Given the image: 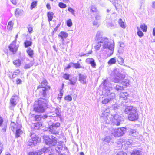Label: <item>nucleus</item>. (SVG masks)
<instances>
[{"label": "nucleus", "mask_w": 155, "mask_h": 155, "mask_svg": "<svg viewBox=\"0 0 155 155\" xmlns=\"http://www.w3.org/2000/svg\"><path fill=\"white\" fill-rule=\"evenodd\" d=\"M103 85V93L105 95L107 96L108 98H105L103 100L102 103L103 104H106L114 98L115 95L114 93L111 92L112 88L111 84L108 82L107 80H104Z\"/></svg>", "instance_id": "obj_1"}, {"label": "nucleus", "mask_w": 155, "mask_h": 155, "mask_svg": "<svg viewBox=\"0 0 155 155\" xmlns=\"http://www.w3.org/2000/svg\"><path fill=\"white\" fill-rule=\"evenodd\" d=\"M101 46H102V48L103 50L106 49L108 51H110V55L113 54L114 48V42H110L107 38L104 37L102 38L100 41L96 44L94 47V48L96 50H99Z\"/></svg>", "instance_id": "obj_2"}, {"label": "nucleus", "mask_w": 155, "mask_h": 155, "mask_svg": "<svg viewBox=\"0 0 155 155\" xmlns=\"http://www.w3.org/2000/svg\"><path fill=\"white\" fill-rule=\"evenodd\" d=\"M48 100L45 99H40L38 101H35L34 106L35 111L43 113L45 111L48 102Z\"/></svg>", "instance_id": "obj_3"}, {"label": "nucleus", "mask_w": 155, "mask_h": 155, "mask_svg": "<svg viewBox=\"0 0 155 155\" xmlns=\"http://www.w3.org/2000/svg\"><path fill=\"white\" fill-rule=\"evenodd\" d=\"M109 119L106 120V123L110 124V123H113L114 124L117 126L120 125L122 119L119 115L116 114L115 115H112L111 114H109Z\"/></svg>", "instance_id": "obj_4"}, {"label": "nucleus", "mask_w": 155, "mask_h": 155, "mask_svg": "<svg viewBox=\"0 0 155 155\" xmlns=\"http://www.w3.org/2000/svg\"><path fill=\"white\" fill-rule=\"evenodd\" d=\"M50 87L47 85V81L44 80L41 83V84L37 87V90H39L40 94L44 97L46 95V91L50 89Z\"/></svg>", "instance_id": "obj_5"}, {"label": "nucleus", "mask_w": 155, "mask_h": 155, "mask_svg": "<svg viewBox=\"0 0 155 155\" xmlns=\"http://www.w3.org/2000/svg\"><path fill=\"white\" fill-rule=\"evenodd\" d=\"M126 131V128L123 127L117 129H113L110 130V132L112 135L117 137L123 136L125 133Z\"/></svg>", "instance_id": "obj_6"}, {"label": "nucleus", "mask_w": 155, "mask_h": 155, "mask_svg": "<svg viewBox=\"0 0 155 155\" xmlns=\"http://www.w3.org/2000/svg\"><path fill=\"white\" fill-rule=\"evenodd\" d=\"M44 140L47 144H50L54 146L57 143V139L55 137L51 136V138L47 135H45L43 136Z\"/></svg>", "instance_id": "obj_7"}, {"label": "nucleus", "mask_w": 155, "mask_h": 155, "mask_svg": "<svg viewBox=\"0 0 155 155\" xmlns=\"http://www.w3.org/2000/svg\"><path fill=\"white\" fill-rule=\"evenodd\" d=\"M113 73L115 77H117V78H115L113 81L115 83L118 82L120 80L124 79L125 78V75L121 74L120 73L119 70L118 69H114Z\"/></svg>", "instance_id": "obj_8"}, {"label": "nucleus", "mask_w": 155, "mask_h": 155, "mask_svg": "<svg viewBox=\"0 0 155 155\" xmlns=\"http://www.w3.org/2000/svg\"><path fill=\"white\" fill-rule=\"evenodd\" d=\"M16 41H14L9 46L10 51L13 54L15 53L19 47L18 45H16Z\"/></svg>", "instance_id": "obj_9"}, {"label": "nucleus", "mask_w": 155, "mask_h": 155, "mask_svg": "<svg viewBox=\"0 0 155 155\" xmlns=\"http://www.w3.org/2000/svg\"><path fill=\"white\" fill-rule=\"evenodd\" d=\"M60 124L59 123H54L51 125L49 127V131L53 134L57 133L56 129L57 127L59 126Z\"/></svg>", "instance_id": "obj_10"}, {"label": "nucleus", "mask_w": 155, "mask_h": 155, "mask_svg": "<svg viewBox=\"0 0 155 155\" xmlns=\"http://www.w3.org/2000/svg\"><path fill=\"white\" fill-rule=\"evenodd\" d=\"M137 111V108L132 106L127 107L124 110L126 114H132Z\"/></svg>", "instance_id": "obj_11"}, {"label": "nucleus", "mask_w": 155, "mask_h": 155, "mask_svg": "<svg viewBox=\"0 0 155 155\" xmlns=\"http://www.w3.org/2000/svg\"><path fill=\"white\" fill-rule=\"evenodd\" d=\"M31 144L29 145H31L33 143L34 145L36 144L39 143L40 140V139L39 138L36 134H32L31 135Z\"/></svg>", "instance_id": "obj_12"}, {"label": "nucleus", "mask_w": 155, "mask_h": 155, "mask_svg": "<svg viewBox=\"0 0 155 155\" xmlns=\"http://www.w3.org/2000/svg\"><path fill=\"white\" fill-rule=\"evenodd\" d=\"M138 112L137 111L132 114H129L128 118L129 120L133 121L138 119Z\"/></svg>", "instance_id": "obj_13"}, {"label": "nucleus", "mask_w": 155, "mask_h": 155, "mask_svg": "<svg viewBox=\"0 0 155 155\" xmlns=\"http://www.w3.org/2000/svg\"><path fill=\"white\" fill-rule=\"evenodd\" d=\"M18 97L17 96H12L10 100L11 105L13 106H15L18 102Z\"/></svg>", "instance_id": "obj_14"}, {"label": "nucleus", "mask_w": 155, "mask_h": 155, "mask_svg": "<svg viewBox=\"0 0 155 155\" xmlns=\"http://www.w3.org/2000/svg\"><path fill=\"white\" fill-rule=\"evenodd\" d=\"M68 36V34L64 32H61L58 35V37L61 38L62 40V44H64V39L66 38Z\"/></svg>", "instance_id": "obj_15"}, {"label": "nucleus", "mask_w": 155, "mask_h": 155, "mask_svg": "<svg viewBox=\"0 0 155 155\" xmlns=\"http://www.w3.org/2000/svg\"><path fill=\"white\" fill-rule=\"evenodd\" d=\"M47 150L45 148L42 149L41 151L38 152H31L29 153V155H41L43 153H45L47 152Z\"/></svg>", "instance_id": "obj_16"}, {"label": "nucleus", "mask_w": 155, "mask_h": 155, "mask_svg": "<svg viewBox=\"0 0 155 155\" xmlns=\"http://www.w3.org/2000/svg\"><path fill=\"white\" fill-rule=\"evenodd\" d=\"M3 121L2 118L0 117V127H2L1 131L3 132H5L6 130L7 125L6 123L3 124Z\"/></svg>", "instance_id": "obj_17"}, {"label": "nucleus", "mask_w": 155, "mask_h": 155, "mask_svg": "<svg viewBox=\"0 0 155 155\" xmlns=\"http://www.w3.org/2000/svg\"><path fill=\"white\" fill-rule=\"evenodd\" d=\"M86 62L88 64H90L93 68H95L96 66V64L94 61V60L92 58H88L86 60Z\"/></svg>", "instance_id": "obj_18"}, {"label": "nucleus", "mask_w": 155, "mask_h": 155, "mask_svg": "<svg viewBox=\"0 0 155 155\" xmlns=\"http://www.w3.org/2000/svg\"><path fill=\"white\" fill-rule=\"evenodd\" d=\"M86 76L84 75L79 74V81L81 83L85 84L86 83Z\"/></svg>", "instance_id": "obj_19"}, {"label": "nucleus", "mask_w": 155, "mask_h": 155, "mask_svg": "<svg viewBox=\"0 0 155 155\" xmlns=\"http://www.w3.org/2000/svg\"><path fill=\"white\" fill-rule=\"evenodd\" d=\"M21 124H18V129L15 131H16V137H18L22 133V131L21 130Z\"/></svg>", "instance_id": "obj_20"}, {"label": "nucleus", "mask_w": 155, "mask_h": 155, "mask_svg": "<svg viewBox=\"0 0 155 155\" xmlns=\"http://www.w3.org/2000/svg\"><path fill=\"white\" fill-rule=\"evenodd\" d=\"M128 132L129 135L134 137H136L138 133L136 130L134 129H130Z\"/></svg>", "instance_id": "obj_21"}, {"label": "nucleus", "mask_w": 155, "mask_h": 155, "mask_svg": "<svg viewBox=\"0 0 155 155\" xmlns=\"http://www.w3.org/2000/svg\"><path fill=\"white\" fill-rule=\"evenodd\" d=\"M58 143L57 146L55 148V150L58 152H60L63 148L62 143L61 142H60Z\"/></svg>", "instance_id": "obj_22"}, {"label": "nucleus", "mask_w": 155, "mask_h": 155, "mask_svg": "<svg viewBox=\"0 0 155 155\" xmlns=\"http://www.w3.org/2000/svg\"><path fill=\"white\" fill-rule=\"evenodd\" d=\"M108 112H109V108H107L105 110L104 112H103L101 116L103 117H104L105 116H107L106 118H107V119H109V117H110V116H109V114H108Z\"/></svg>", "instance_id": "obj_23"}, {"label": "nucleus", "mask_w": 155, "mask_h": 155, "mask_svg": "<svg viewBox=\"0 0 155 155\" xmlns=\"http://www.w3.org/2000/svg\"><path fill=\"white\" fill-rule=\"evenodd\" d=\"M19 124H15L14 122H12L11 124V129L13 131H15L18 129V125Z\"/></svg>", "instance_id": "obj_24"}, {"label": "nucleus", "mask_w": 155, "mask_h": 155, "mask_svg": "<svg viewBox=\"0 0 155 155\" xmlns=\"http://www.w3.org/2000/svg\"><path fill=\"white\" fill-rule=\"evenodd\" d=\"M128 96V94L126 92H122L120 93V98L124 100L127 98Z\"/></svg>", "instance_id": "obj_25"}, {"label": "nucleus", "mask_w": 155, "mask_h": 155, "mask_svg": "<svg viewBox=\"0 0 155 155\" xmlns=\"http://www.w3.org/2000/svg\"><path fill=\"white\" fill-rule=\"evenodd\" d=\"M102 32L101 31H98L96 34V39L97 40H101L104 37H102Z\"/></svg>", "instance_id": "obj_26"}, {"label": "nucleus", "mask_w": 155, "mask_h": 155, "mask_svg": "<svg viewBox=\"0 0 155 155\" xmlns=\"http://www.w3.org/2000/svg\"><path fill=\"white\" fill-rule=\"evenodd\" d=\"M13 64L16 67H18L21 65V61L19 59H17L13 61Z\"/></svg>", "instance_id": "obj_27"}, {"label": "nucleus", "mask_w": 155, "mask_h": 155, "mask_svg": "<svg viewBox=\"0 0 155 155\" xmlns=\"http://www.w3.org/2000/svg\"><path fill=\"white\" fill-rule=\"evenodd\" d=\"M23 12V10H21L17 9L15 11V15L16 17H18L22 14Z\"/></svg>", "instance_id": "obj_28"}, {"label": "nucleus", "mask_w": 155, "mask_h": 155, "mask_svg": "<svg viewBox=\"0 0 155 155\" xmlns=\"http://www.w3.org/2000/svg\"><path fill=\"white\" fill-rule=\"evenodd\" d=\"M120 47L119 48L118 52L120 54H123L124 52V48L125 47V45L124 44L120 43Z\"/></svg>", "instance_id": "obj_29"}, {"label": "nucleus", "mask_w": 155, "mask_h": 155, "mask_svg": "<svg viewBox=\"0 0 155 155\" xmlns=\"http://www.w3.org/2000/svg\"><path fill=\"white\" fill-rule=\"evenodd\" d=\"M47 15L48 18V21L50 22L53 19L54 13L52 12H49L47 13Z\"/></svg>", "instance_id": "obj_30"}, {"label": "nucleus", "mask_w": 155, "mask_h": 155, "mask_svg": "<svg viewBox=\"0 0 155 155\" xmlns=\"http://www.w3.org/2000/svg\"><path fill=\"white\" fill-rule=\"evenodd\" d=\"M117 61L120 64L122 65H124V60L121 57L118 56Z\"/></svg>", "instance_id": "obj_31"}, {"label": "nucleus", "mask_w": 155, "mask_h": 155, "mask_svg": "<svg viewBox=\"0 0 155 155\" xmlns=\"http://www.w3.org/2000/svg\"><path fill=\"white\" fill-rule=\"evenodd\" d=\"M20 72V70L18 69L15 70L13 72L12 76V78H16L19 74Z\"/></svg>", "instance_id": "obj_32"}, {"label": "nucleus", "mask_w": 155, "mask_h": 155, "mask_svg": "<svg viewBox=\"0 0 155 155\" xmlns=\"http://www.w3.org/2000/svg\"><path fill=\"white\" fill-rule=\"evenodd\" d=\"M124 88V87L122 84H120V85H117L115 88V89L117 91H121L123 90Z\"/></svg>", "instance_id": "obj_33"}, {"label": "nucleus", "mask_w": 155, "mask_h": 155, "mask_svg": "<svg viewBox=\"0 0 155 155\" xmlns=\"http://www.w3.org/2000/svg\"><path fill=\"white\" fill-rule=\"evenodd\" d=\"M130 81L128 80L125 79L124 82L122 83V85L124 88L130 85Z\"/></svg>", "instance_id": "obj_34"}, {"label": "nucleus", "mask_w": 155, "mask_h": 155, "mask_svg": "<svg viewBox=\"0 0 155 155\" xmlns=\"http://www.w3.org/2000/svg\"><path fill=\"white\" fill-rule=\"evenodd\" d=\"M120 26L123 28H125L126 27L125 25L121 19H120L118 21Z\"/></svg>", "instance_id": "obj_35"}, {"label": "nucleus", "mask_w": 155, "mask_h": 155, "mask_svg": "<svg viewBox=\"0 0 155 155\" xmlns=\"http://www.w3.org/2000/svg\"><path fill=\"white\" fill-rule=\"evenodd\" d=\"M27 53L28 55L31 57H32L33 56V51L31 48H29L27 51Z\"/></svg>", "instance_id": "obj_36"}, {"label": "nucleus", "mask_w": 155, "mask_h": 155, "mask_svg": "<svg viewBox=\"0 0 155 155\" xmlns=\"http://www.w3.org/2000/svg\"><path fill=\"white\" fill-rule=\"evenodd\" d=\"M116 59L114 58H113L110 59L108 62V64L109 65L115 64L116 63Z\"/></svg>", "instance_id": "obj_37"}, {"label": "nucleus", "mask_w": 155, "mask_h": 155, "mask_svg": "<svg viewBox=\"0 0 155 155\" xmlns=\"http://www.w3.org/2000/svg\"><path fill=\"white\" fill-rule=\"evenodd\" d=\"M140 151L138 150H135L132 152L130 155H141Z\"/></svg>", "instance_id": "obj_38"}, {"label": "nucleus", "mask_w": 155, "mask_h": 155, "mask_svg": "<svg viewBox=\"0 0 155 155\" xmlns=\"http://www.w3.org/2000/svg\"><path fill=\"white\" fill-rule=\"evenodd\" d=\"M34 64V63L33 61H31L29 64H25L24 66V68L25 69L29 68L33 66Z\"/></svg>", "instance_id": "obj_39"}, {"label": "nucleus", "mask_w": 155, "mask_h": 155, "mask_svg": "<svg viewBox=\"0 0 155 155\" xmlns=\"http://www.w3.org/2000/svg\"><path fill=\"white\" fill-rule=\"evenodd\" d=\"M13 23L12 22L10 21L8 23V26H7V28L9 30H11L13 28Z\"/></svg>", "instance_id": "obj_40"}, {"label": "nucleus", "mask_w": 155, "mask_h": 155, "mask_svg": "<svg viewBox=\"0 0 155 155\" xmlns=\"http://www.w3.org/2000/svg\"><path fill=\"white\" fill-rule=\"evenodd\" d=\"M140 27L143 32H146L147 31V26L144 24L140 25Z\"/></svg>", "instance_id": "obj_41"}, {"label": "nucleus", "mask_w": 155, "mask_h": 155, "mask_svg": "<svg viewBox=\"0 0 155 155\" xmlns=\"http://www.w3.org/2000/svg\"><path fill=\"white\" fill-rule=\"evenodd\" d=\"M32 42L30 41L27 40L24 43L25 46V47H27L31 45Z\"/></svg>", "instance_id": "obj_42"}, {"label": "nucleus", "mask_w": 155, "mask_h": 155, "mask_svg": "<svg viewBox=\"0 0 155 155\" xmlns=\"http://www.w3.org/2000/svg\"><path fill=\"white\" fill-rule=\"evenodd\" d=\"M137 34L140 37H141L143 35V33L140 31V28L139 27H137Z\"/></svg>", "instance_id": "obj_43"}, {"label": "nucleus", "mask_w": 155, "mask_h": 155, "mask_svg": "<svg viewBox=\"0 0 155 155\" xmlns=\"http://www.w3.org/2000/svg\"><path fill=\"white\" fill-rule=\"evenodd\" d=\"M72 67L76 68H79L81 67L80 64L78 63H72Z\"/></svg>", "instance_id": "obj_44"}, {"label": "nucleus", "mask_w": 155, "mask_h": 155, "mask_svg": "<svg viewBox=\"0 0 155 155\" xmlns=\"http://www.w3.org/2000/svg\"><path fill=\"white\" fill-rule=\"evenodd\" d=\"M37 2L36 1H34L32 2L30 8L31 9H33L36 6Z\"/></svg>", "instance_id": "obj_45"}, {"label": "nucleus", "mask_w": 155, "mask_h": 155, "mask_svg": "<svg viewBox=\"0 0 155 155\" xmlns=\"http://www.w3.org/2000/svg\"><path fill=\"white\" fill-rule=\"evenodd\" d=\"M64 99L67 101L69 102L72 100V97L71 96L68 95L65 97Z\"/></svg>", "instance_id": "obj_46"}, {"label": "nucleus", "mask_w": 155, "mask_h": 155, "mask_svg": "<svg viewBox=\"0 0 155 155\" xmlns=\"http://www.w3.org/2000/svg\"><path fill=\"white\" fill-rule=\"evenodd\" d=\"M135 138L139 140H141L143 139V136L142 135H140L138 133V134L135 137Z\"/></svg>", "instance_id": "obj_47"}, {"label": "nucleus", "mask_w": 155, "mask_h": 155, "mask_svg": "<svg viewBox=\"0 0 155 155\" xmlns=\"http://www.w3.org/2000/svg\"><path fill=\"white\" fill-rule=\"evenodd\" d=\"M90 11L93 12H95L97 11L96 8L95 6L92 5L91 7Z\"/></svg>", "instance_id": "obj_48"}, {"label": "nucleus", "mask_w": 155, "mask_h": 155, "mask_svg": "<svg viewBox=\"0 0 155 155\" xmlns=\"http://www.w3.org/2000/svg\"><path fill=\"white\" fill-rule=\"evenodd\" d=\"M58 5L61 8H65L66 7V5L62 2L59 3Z\"/></svg>", "instance_id": "obj_49"}, {"label": "nucleus", "mask_w": 155, "mask_h": 155, "mask_svg": "<svg viewBox=\"0 0 155 155\" xmlns=\"http://www.w3.org/2000/svg\"><path fill=\"white\" fill-rule=\"evenodd\" d=\"M111 140V138L109 137H105L103 140V141L107 142L109 143Z\"/></svg>", "instance_id": "obj_50"}, {"label": "nucleus", "mask_w": 155, "mask_h": 155, "mask_svg": "<svg viewBox=\"0 0 155 155\" xmlns=\"http://www.w3.org/2000/svg\"><path fill=\"white\" fill-rule=\"evenodd\" d=\"M67 25L68 26H71L72 25V23L71 19H69L67 21Z\"/></svg>", "instance_id": "obj_51"}, {"label": "nucleus", "mask_w": 155, "mask_h": 155, "mask_svg": "<svg viewBox=\"0 0 155 155\" xmlns=\"http://www.w3.org/2000/svg\"><path fill=\"white\" fill-rule=\"evenodd\" d=\"M69 82L68 83V84L71 85H74L76 84V81H72L71 79H69Z\"/></svg>", "instance_id": "obj_52"}, {"label": "nucleus", "mask_w": 155, "mask_h": 155, "mask_svg": "<svg viewBox=\"0 0 155 155\" xmlns=\"http://www.w3.org/2000/svg\"><path fill=\"white\" fill-rule=\"evenodd\" d=\"M42 125V124L39 123H36L35 125V127H36V128L37 129H39Z\"/></svg>", "instance_id": "obj_53"}, {"label": "nucleus", "mask_w": 155, "mask_h": 155, "mask_svg": "<svg viewBox=\"0 0 155 155\" xmlns=\"http://www.w3.org/2000/svg\"><path fill=\"white\" fill-rule=\"evenodd\" d=\"M63 91L62 89L61 90L60 93L58 94V97L61 99L63 95Z\"/></svg>", "instance_id": "obj_54"}, {"label": "nucleus", "mask_w": 155, "mask_h": 155, "mask_svg": "<svg viewBox=\"0 0 155 155\" xmlns=\"http://www.w3.org/2000/svg\"><path fill=\"white\" fill-rule=\"evenodd\" d=\"M35 119L36 121H38L40 120L41 118L40 115H37L35 117Z\"/></svg>", "instance_id": "obj_55"}, {"label": "nucleus", "mask_w": 155, "mask_h": 155, "mask_svg": "<svg viewBox=\"0 0 155 155\" xmlns=\"http://www.w3.org/2000/svg\"><path fill=\"white\" fill-rule=\"evenodd\" d=\"M68 10L69 11L71 12V13L72 14L74 15V11L73 9L70 7H69L68 9Z\"/></svg>", "instance_id": "obj_56"}, {"label": "nucleus", "mask_w": 155, "mask_h": 155, "mask_svg": "<svg viewBox=\"0 0 155 155\" xmlns=\"http://www.w3.org/2000/svg\"><path fill=\"white\" fill-rule=\"evenodd\" d=\"M119 107L118 105L117 104H114L112 106L114 110H116L117 109H118Z\"/></svg>", "instance_id": "obj_57"}, {"label": "nucleus", "mask_w": 155, "mask_h": 155, "mask_svg": "<svg viewBox=\"0 0 155 155\" xmlns=\"http://www.w3.org/2000/svg\"><path fill=\"white\" fill-rule=\"evenodd\" d=\"M69 74H65L64 75L63 78H64V79H66L68 80V79H69Z\"/></svg>", "instance_id": "obj_58"}, {"label": "nucleus", "mask_w": 155, "mask_h": 155, "mask_svg": "<svg viewBox=\"0 0 155 155\" xmlns=\"http://www.w3.org/2000/svg\"><path fill=\"white\" fill-rule=\"evenodd\" d=\"M108 26L110 28H113L115 27V25L113 23H110L108 24Z\"/></svg>", "instance_id": "obj_59"}, {"label": "nucleus", "mask_w": 155, "mask_h": 155, "mask_svg": "<svg viewBox=\"0 0 155 155\" xmlns=\"http://www.w3.org/2000/svg\"><path fill=\"white\" fill-rule=\"evenodd\" d=\"M16 81L17 84H21L22 81L20 79H17Z\"/></svg>", "instance_id": "obj_60"}, {"label": "nucleus", "mask_w": 155, "mask_h": 155, "mask_svg": "<svg viewBox=\"0 0 155 155\" xmlns=\"http://www.w3.org/2000/svg\"><path fill=\"white\" fill-rule=\"evenodd\" d=\"M28 32L30 33H31L32 31V28L30 25H29L28 27Z\"/></svg>", "instance_id": "obj_61"}, {"label": "nucleus", "mask_w": 155, "mask_h": 155, "mask_svg": "<svg viewBox=\"0 0 155 155\" xmlns=\"http://www.w3.org/2000/svg\"><path fill=\"white\" fill-rule=\"evenodd\" d=\"M116 155H127L126 153L123 152H119Z\"/></svg>", "instance_id": "obj_62"}, {"label": "nucleus", "mask_w": 155, "mask_h": 155, "mask_svg": "<svg viewBox=\"0 0 155 155\" xmlns=\"http://www.w3.org/2000/svg\"><path fill=\"white\" fill-rule=\"evenodd\" d=\"M71 67H72V63H71L69 64L67 67L66 68V69H69Z\"/></svg>", "instance_id": "obj_63"}, {"label": "nucleus", "mask_w": 155, "mask_h": 155, "mask_svg": "<svg viewBox=\"0 0 155 155\" xmlns=\"http://www.w3.org/2000/svg\"><path fill=\"white\" fill-rule=\"evenodd\" d=\"M131 143H132L129 141V140L127 141H126V143H125L127 145H130V144H131Z\"/></svg>", "instance_id": "obj_64"}]
</instances>
